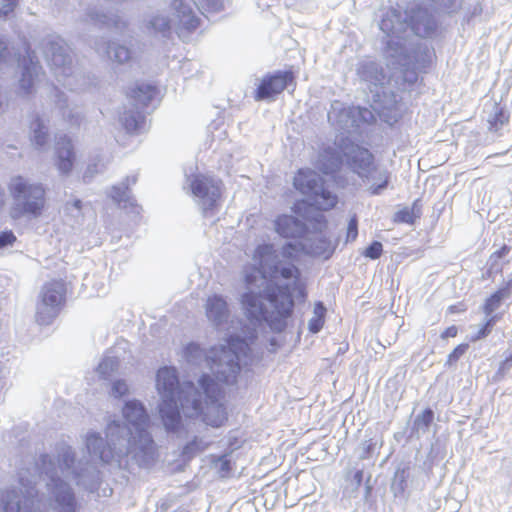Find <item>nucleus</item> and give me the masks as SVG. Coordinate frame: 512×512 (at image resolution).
Instances as JSON below:
<instances>
[{"label":"nucleus","mask_w":512,"mask_h":512,"mask_svg":"<svg viewBox=\"0 0 512 512\" xmlns=\"http://www.w3.org/2000/svg\"><path fill=\"white\" fill-rule=\"evenodd\" d=\"M249 344L245 339L230 337L227 346L211 348L207 356V363L214 378L203 375L200 385L206 395L205 410L202 402L194 396L199 394L193 383L180 386L175 368L163 367L158 370L156 387L161 395L159 413L164 426L168 431L179 428L181 416L179 407L184 408L188 402L192 404V412L188 417L203 415V421L212 427L218 428L227 421L226 408L219 399L222 397L220 384H233L240 373V360L249 352Z\"/></svg>","instance_id":"obj_1"},{"label":"nucleus","mask_w":512,"mask_h":512,"mask_svg":"<svg viewBox=\"0 0 512 512\" xmlns=\"http://www.w3.org/2000/svg\"><path fill=\"white\" fill-rule=\"evenodd\" d=\"M266 298L273 308L270 316L267 315L259 294L245 293L242 297V304L246 314L251 320L263 319L273 330L282 331L286 326V319L291 316L294 307L290 287L288 285H269L266 288Z\"/></svg>","instance_id":"obj_2"},{"label":"nucleus","mask_w":512,"mask_h":512,"mask_svg":"<svg viewBox=\"0 0 512 512\" xmlns=\"http://www.w3.org/2000/svg\"><path fill=\"white\" fill-rule=\"evenodd\" d=\"M374 161L373 154L366 148L360 147L350 140L340 144L324 147L316 162V168L323 174H334L341 170L344 164L354 171L369 168Z\"/></svg>","instance_id":"obj_3"},{"label":"nucleus","mask_w":512,"mask_h":512,"mask_svg":"<svg viewBox=\"0 0 512 512\" xmlns=\"http://www.w3.org/2000/svg\"><path fill=\"white\" fill-rule=\"evenodd\" d=\"M8 192L13 199L10 216L20 219L24 216L39 217L46 206V188L41 183H32L23 176L12 177L8 183Z\"/></svg>","instance_id":"obj_4"},{"label":"nucleus","mask_w":512,"mask_h":512,"mask_svg":"<svg viewBox=\"0 0 512 512\" xmlns=\"http://www.w3.org/2000/svg\"><path fill=\"white\" fill-rule=\"evenodd\" d=\"M123 415L130 432L129 449L139 452L143 456L152 457L155 453V444L148 433L149 417L140 402L129 401L123 408Z\"/></svg>","instance_id":"obj_5"},{"label":"nucleus","mask_w":512,"mask_h":512,"mask_svg":"<svg viewBox=\"0 0 512 512\" xmlns=\"http://www.w3.org/2000/svg\"><path fill=\"white\" fill-rule=\"evenodd\" d=\"M129 110L125 111L123 124L128 131L136 130L144 121L143 112L154 102L160 101V91L156 85L137 83L127 93Z\"/></svg>","instance_id":"obj_6"},{"label":"nucleus","mask_w":512,"mask_h":512,"mask_svg":"<svg viewBox=\"0 0 512 512\" xmlns=\"http://www.w3.org/2000/svg\"><path fill=\"white\" fill-rule=\"evenodd\" d=\"M67 283L62 279H53L45 283L40 292L36 308V321L40 325L50 324L65 305Z\"/></svg>","instance_id":"obj_7"},{"label":"nucleus","mask_w":512,"mask_h":512,"mask_svg":"<svg viewBox=\"0 0 512 512\" xmlns=\"http://www.w3.org/2000/svg\"><path fill=\"white\" fill-rule=\"evenodd\" d=\"M294 186L303 194L311 195L313 205L318 210L327 211L337 204V196L323 188L318 191L316 173L310 169H300L294 177Z\"/></svg>","instance_id":"obj_8"},{"label":"nucleus","mask_w":512,"mask_h":512,"mask_svg":"<svg viewBox=\"0 0 512 512\" xmlns=\"http://www.w3.org/2000/svg\"><path fill=\"white\" fill-rule=\"evenodd\" d=\"M295 73L292 70H278L266 74L255 90L254 98L257 101L274 100L288 86H295Z\"/></svg>","instance_id":"obj_9"},{"label":"nucleus","mask_w":512,"mask_h":512,"mask_svg":"<svg viewBox=\"0 0 512 512\" xmlns=\"http://www.w3.org/2000/svg\"><path fill=\"white\" fill-rule=\"evenodd\" d=\"M35 54L29 48L26 50V55L19 59L22 66V76L20 79V88L24 93L29 94L33 88V80L38 76L41 67Z\"/></svg>","instance_id":"obj_10"},{"label":"nucleus","mask_w":512,"mask_h":512,"mask_svg":"<svg viewBox=\"0 0 512 512\" xmlns=\"http://www.w3.org/2000/svg\"><path fill=\"white\" fill-rule=\"evenodd\" d=\"M75 151L72 140L67 137H61L56 143V166L63 174L72 171L75 162Z\"/></svg>","instance_id":"obj_11"},{"label":"nucleus","mask_w":512,"mask_h":512,"mask_svg":"<svg viewBox=\"0 0 512 512\" xmlns=\"http://www.w3.org/2000/svg\"><path fill=\"white\" fill-rule=\"evenodd\" d=\"M275 229L279 235L285 238L301 236L306 231L305 225L290 215L278 216L275 220Z\"/></svg>","instance_id":"obj_12"},{"label":"nucleus","mask_w":512,"mask_h":512,"mask_svg":"<svg viewBox=\"0 0 512 512\" xmlns=\"http://www.w3.org/2000/svg\"><path fill=\"white\" fill-rule=\"evenodd\" d=\"M192 193L200 198H206L209 195L218 198L220 189L217 182L212 178L205 176H195L190 183Z\"/></svg>","instance_id":"obj_13"},{"label":"nucleus","mask_w":512,"mask_h":512,"mask_svg":"<svg viewBox=\"0 0 512 512\" xmlns=\"http://www.w3.org/2000/svg\"><path fill=\"white\" fill-rule=\"evenodd\" d=\"M512 289V278L507 281L505 286L499 288L492 293L483 304V312L485 315L490 316L500 306L502 301L510 295Z\"/></svg>","instance_id":"obj_14"},{"label":"nucleus","mask_w":512,"mask_h":512,"mask_svg":"<svg viewBox=\"0 0 512 512\" xmlns=\"http://www.w3.org/2000/svg\"><path fill=\"white\" fill-rule=\"evenodd\" d=\"M172 5L177 12L179 21L185 28L192 30L199 26V19L194 15L191 8L188 7L182 0H174Z\"/></svg>","instance_id":"obj_15"},{"label":"nucleus","mask_w":512,"mask_h":512,"mask_svg":"<svg viewBox=\"0 0 512 512\" xmlns=\"http://www.w3.org/2000/svg\"><path fill=\"white\" fill-rule=\"evenodd\" d=\"M421 215V207L419 201L416 200L411 207H403L398 210L393 218L395 223L413 224Z\"/></svg>","instance_id":"obj_16"},{"label":"nucleus","mask_w":512,"mask_h":512,"mask_svg":"<svg viewBox=\"0 0 512 512\" xmlns=\"http://www.w3.org/2000/svg\"><path fill=\"white\" fill-rule=\"evenodd\" d=\"M206 312L208 317L220 320L227 314V303L220 296H211L207 301Z\"/></svg>","instance_id":"obj_17"},{"label":"nucleus","mask_w":512,"mask_h":512,"mask_svg":"<svg viewBox=\"0 0 512 512\" xmlns=\"http://www.w3.org/2000/svg\"><path fill=\"white\" fill-rule=\"evenodd\" d=\"M269 277L271 279H278V278H283L286 280L293 279L294 283L296 284L300 280V272H299V269L293 264H289V265L283 266L281 268H279L278 265H274L270 269Z\"/></svg>","instance_id":"obj_18"},{"label":"nucleus","mask_w":512,"mask_h":512,"mask_svg":"<svg viewBox=\"0 0 512 512\" xmlns=\"http://www.w3.org/2000/svg\"><path fill=\"white\" fill-rule=\"evenodd\" d=\"M61 489L59 492H56V500L60 505L63 506L62 512H74L76 507V502L74 495L70 488L66 487V485L60 481L59 484H57Z\"/></svg>","instance_id":"obj_19"},{"label":"nucleus","mask_w":512,"mask_h":512,"mask_svg":"<svg viewBox=\"0 0 512 512\" xmlns=\"http://www.w3.org/2000/svg\"><path fill=\"white\" fill-rule=\"evenodd\" d=\"M326 308L322 302H317L314 306V316L309 321V331L319 332L325 323Z\"/></svg>","instance_id":"obj_20"},{"label":"nucleus","mask_w":512,"mask_h":512,"mask_svg":"<svg viewBox=\"0 0 512 512\" xmlns=\"http://www.w3.org/2000/svg\"><path fill=\"white\" fill-rule=\"evenodd\" d=\"M501 318L500 315H492L478 330V332L471 337L472 342H476L480 339L487 337L491 331L495 323Z\"/></svg>","instance_id":"obj_21"},{"label":"nucleus","mask_w":512,"mask_h":512,"mask_svg":"<svg viewBox=\"0 0 512 512\" xmlns=\"http://www.w3.org/2000/svg\"><path fill=\"white\" fill-rule=\"evenodd\" d=\"M274 253L275 251L272 245L264 244L257 247L254 257L263 268V263L271 259L274 256Z\"/></svg>","instance_id":"obj_22"},{"label":"nucleus","mask_w":512,"mask_h":512,"mask_svg":"<svg viewBox=\"0 0 512 512\" xmlns=\"http://www.w3.org/2000/svg\"><path fill=\"white\" fill-rule=\"evenodd\" d=\"M509 115L503 108H499L489 120L490 129L498 130L501 126L508 123Z\"/></svg>","instance_id":"obj_23"},{"label":"nucleus","mask_w":512,"mask_h":512,"mask_svg":"<svg viewBox=\"0 0 512 512\" xmlns=\"http://www.w3.org/2000/svg\"><path fill=\"white\" fill-rule=\"evenodd\" d=\"M111 52L113 53L115 61L120 64L125 63L131 59L130 50L123 45H114L111 47Z\"/></svg>","instance_id":"obj_24"},{"label":"nucleus","mask_w":512,"mask_h":512,"mask_svg":"<svg viewBox=\"0 0 512 512\" xmlns=\"http://www.w3.org/2000/svg\"><path fill=\"white\" fill-rule=\"evenodd\" d=\"M468 349H469V344L468 343H460V344H458L449 353V355L447 357V360H446V364L449 365V366L455 364L460 359V357H462L467 352Z\"/></svg>","instance_id":"obj_25"},{"label":"nucleus","mask_w":512,"mask_h":512,"mask_svg":"<svg viewBox=\"0 0 512 512\" xmlns=\"http://www.w3.org/2000/svg\"><path fill=\"white\" fill-rule=\"evenodd\" d=\"M383 253V246L379 241H373L364 251L363 256L375 260L381 257Z\"/></svg>","instance_id":"obj_26"},{"label":"nucleus","mask_w":512,"mask_h":512,"mask_svg":"<svg viewBox=\"0 0 512 512\" xmlns=\"http://www.w3.org/2000/svg\"><path fill=\"white\" fill-rule=\"evenodd\" d=\"M358 236V220L356 215L352 216L349 220L347 233H346V242H353L356 240Z\"/></svg>","instance_id":"obj_27"},{"label":"nucleus","mask_w":512,"mask_h":512,"mask_svg":"<svg viewBox=\"0 0 512 512\" xmlns=\"http://www.w3.org/2000/svg\"><path fill=\"white\" fill-rule=\"evenodd\" d=\"M217 461L219 462L218 472L221 477H228L232 471L231 461L227 458L226 455L220 456Z\"/></svg>","instance_id":"obj_28"},{"label":"nucleus","mask_w":512,"mask_h":512,"mask_svg":"<svg viewBox=\"0 0 512 512\" xmlns=\"http://www.w3.org/2000/svg\"><path fill=\"white\" fill-rule=\"evenodd\" d=\"M17 6V0H2L0 3V18H6L13 13Z\"/></svg>","instance_id":"obj_29"},{"label":"nucleus","mask_w":512,"mask_h":512,"mask_svg":"<svg viewBox=\"0 0 512 512\" xmlns=\"http://www.w3.org/2000/svg\"><path fill=\"white\" fill-rule=\"evenodd\" d=\"M44 128L40 121H37V127L34 129V141L39 146L44 145L47 140V132L44 131Z\"/></svg>","instance_id":"obj_30"},{"label":"nucleus","mask_w":512,"mask_h":512,"mask_svg":"<svg viewBox=\"0 0 512 512\" xmlns=\"http://www.w3.org/2000/svg\"><path fill=\"white\" fill-rule=\"evenodd\" d=\"M16 242V236L11 230L0 233V249L11 246Z\"/></svg>","instance_id":"obj_31"},{"label":"nucleus","mask_w":512,"mask_h":512,"mask_svg":"<svg viewBox=\"0 0 512 512\" xmlns=\"http://www.w3.org/2000/svg\"><path fill=\"white\" fill-rule=\"evenodd\" d=\"M127 393H128V386L124 381L118 380V381L114 382V384L112 386V394L114 397L119 398V397L126 395Z\"/></svg>","instance_id":"obj_32"},{"label":"nucleus","mask_w":512,"mask_h":512,"mask_svg":"<svg viewBox=\"0 0 512 512\" xmlns=\"http://www.w3.org/2000/svg\"><path fill=\"white\" fill-rule=\"evenodd\" d=\"M433 420L434 413L430 408L423 410L418 418L419 423L425 428H428L432 424Z\"/></svg>","instance_id":"obj_33"},{"label":"nucleus","mask_w":512,"mask_h":512,"mask_svg":"<svg viewBox=\"0 0 512 512\" xmlns=\"http://www.w3.org/2000/svg\"><path fill=\"white\" fill-rule=\"evenodd\" d=\"M257 274H259L262 279H265L267 277L266 273L262 271V269L253 268L252 271L250 273H247L245 276V281L247 285H252L256 281Z\"/></svg>","instance_id":"obj_34"},{"label":"nucleus","mask_w":512,"mask_h":512,"mask_svg":"<svg viewBox=\"0 0 512 512\" xmlns=\"http://www.w3.org/2000/svg\"><path fill=\"white\" fill-rule=\"evenodd\" d=\"M458 335V328L455 325H451L445 328L441 333L442 339L455 338Z\"/></svg>","instance_id":"obj_35"},{"label":"nucleus","mask_w":512,"mask_h":512,"mask_svg":"<svg viewBox=\"0 0 512 512\" xmlns=\"http://www.w3.org/2000/svg\"><path fill=\"white\" fill-rule=\"evenodd\" d=\"M100 458L104 462H109L113 458V450L110 446L105 445L102 447V449L99 452Z\"/></svg>","instance_id":"obj_36"},{"label":"nucleus","mask_w":512,"mask_h":512,"mask_svg":"<svg viewBox=\"0 0 512 512\" xmlns=\"http://www.w3.org/2000/svg\"><path fill=\"white\" fill-rule=\"evenodd\" d=\"M467 307L464 303H458V304H453V305H450L448 308H447V312L449 314H457V313H462L464 311H466Z\"/></svg>","instance_id":"obj_37"},{"label":"nucleus","mask_w":512,"mask_h":512,"mask_svg":"<svg viewBox=\"0 0 512 512\" xmlns=\"http://www.w3.org/2000/svg\"><path fill=\"white\" fill-rule=\"evenodd\" d=\"M509 251H510V247L504 244L500 249H498L492 253L491 258L501 259V258L505 257L509 253Z\"/></svg>","instance_id":"obj_38"},{"label":"nucleus","mask_w":512,"mask_h":512,"mask_svg":"<svg viewBox=\"0 0 512 512\" xmlns=\"http://www.w3.org/2000/svg\"><path fill=\"white\" fill-rule=\"evenodd\" d=\"M98 442H102V439L100 436L98 435H91L89 436L88 438V448L91 449V448H95L96 444Z\"/></svg>","instance_id":"obj_39"},{"label":"nucleus","mask_w":512,"mask_h":512,"mask_svg":"<svg viewBox=\"0 0 512 512\" xmlns=\"http://www.w3.org/2000/svg\"><path fill=\"white\" fill-rule=\"evenodd\" d=\"M4 510L6 512H20V504L19 502L16 503V506L15 507H12L10 506V502L8 501L5 506H4Z\"/></svg>","instance_id":"obj_40"},{"label":"nucleus","mask_w":512,"mask_h":512,"mask_svg":"<svg viewBox=\"0 0 512 512\" xmlns=\"http://www.w3.org/2000/svg\"><path fill=\"white\" fill-rule=\"evenodd\" d=\"M388 180H389V176L388 174L385 175V178L383 180V183L380 184L379 186H377L376 188L373 189L372 193L373 194H378L380 192L381 189L385 188L388 184Z\"/></svg>","instance_id":"obj_41"},{"label":"nucleus","mask_w":512,"mask_h":512,"mask_svg":"<svg viewBox=\"0 0 512 512\" xmlns=\"http://www.w3.org/2000/svg\"><path fill=\"white\" fill-rule=\"evenodd\" d=\"M8 47L6 43L0 38V61L5 57L7 54Z\"/></svg>","instance_id":"obj_42"},{"label":"nucleus","mask_w":512,"mask_h":512,"mask_svg":"<svg viewBox=\"0 0 512 512\" xmlns=\"http://www.w3.org/2000/svg\"><path fill=\"white\" fill-rule=\"evenodd\" d=\"M292 250H294V246L292 244H287L283 248V255L287 258L292 257Z\"/></svg>","instance_id":"obj_43"},{"label":"nucleus","mask_w":512,"mask_h":512,"mask_svg":"<svg viewBox=\"0 0 512 512\" xmlns=\"http://www.w3.org/2000/svg\"><path fill=\"white\" fill-rule=\"evenodd\" d=\"M5 204H6L5 192L3 191V189L0 188V210H2L4 208Z\"/></svg>","instance_id":"obj_44"},{"label":"nucleus","mask_w":512,"mask_h":512,"mask_svg":"<svg viewBox=\"0 0 512 512\" xmlns=\"http://www.w3.org/2000/svg\"><path fill=\"white\" fill-rule=\"evenodd\" d=\"M355 479H356L357 483L360 485L362 482V479H363V472L361 470H359L355 473Z\"/></svg>","instance_id":"obj_45"},{"label":"nucleus","mask_w":512,"mask_h":512,"mask_svg":"<svg viewBox=\"0 0 512 512\" xmlns=\"http://www.w3.org/2000/svg\"><path fill=\"white\" fill-rule=\"evenodd\" d=\"M512 363V353L504 360L503 365H510Z\"/></svg>","instance_id":"obj_46"},{"label":"nucleus","mask_w":512,"mask_h":512,"mask_svg":"<svg viewBox=\"0 0 512 512\" xmlns=\"http://www.w3.org/2000/svg\"><path fill=\"white\" fill-rule=\"evenodd\" d=\"M305 202H298L296 205H295V212H299L301 210V205H304Z\"/></svg>","instance_id":"obj_47"},{"label":"nucleus","mask_w":512,"mask_h":512,"mask_svg":"<svg viewBox=\"0 0 512 512\" xmlns=\"http://www.w3.org/2000/svg\"><path fill=\"white\" fill-rule=\"evenodd\" d=\"M119 427H120V425H119L118 423L113 422V423H111V424L108 426V429L110 430V429H113V428H119Z\"/></svg>","instance_id":"obj_48"},{"label":"nucleus","mask_w":512,"mask_h":512,"mask_svg":"<svg viewBox=\"0 0 512 512\" xmlns=\"http://www.w3.org/2000/svg\"><path fill=\"white\" fill-rule=\"evenodd\" d=\"M196 445V441H192L191 443H189L185 449L188 450V449H191L192 446Z\"/></svg>","instance_id":"obj_49"},{"label":"nucleus","mask_w":512,"mask_h":512,"mask_svg":"<svg viewBox=\"0 0 512 512\" xmlns=\"http://www.w3.org/2000/svg\"><path fill=\"white\" fill-rule=\"evenodd\" d=\"M75 206H76L77 208H80V206H81V201H80V200L75 201Z\"/></svg>","instance_id":"obj_50"},{"label":"nucleus","mask_w":512,"mask_h":512,"mask_svg":"<svg viewBox=\"0 0 512 512\" xmlns=\"http://www.w3.org/2000/svg\"><path fill=\"white\" fill-rule=\"evenodd\" d=\"M323 226H326V220L323 219Z\"/></svg>","instance_id":"obj_51"}]
</instances>
